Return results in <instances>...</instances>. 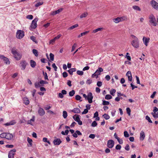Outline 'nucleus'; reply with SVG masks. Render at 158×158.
<instances>
[{
    "instance_id": "7",
    "label": "nucleus",
    "mask_w": 158,
    "mask_h": 158,
    "mask_svg": "<svg viewBox=\"0 0 158 158\" xmlns=\"http://www.w3.org/2000/svg\"><path fill=\"white\" fill-rule=\"evenodd\" d=\"M151 4L154 9L158 10V3L152 0L151 2Z\"/></svg>"
},
{
    "instance_id": "10",
    "label": "nucleus",
    "mask_w": 158,
    "mask_h": 158,
    "mask_svg": "<svg viewBox=\"0 0 158 158\" xmlns=\"http://www.w3.org/2000/svg\"><path fill=\"white\" fill-rule=\"evenodd\" d=\"M6 139L8 140H11L14 139L15 137L14 134H10L9 133H6Z\"/></svg>"
},
{
    "instance_id": "24",
    "label": "nucleus",
    "mask_w": 158,
    "mask_h": 158,
    "mask_svg": "<svg viewBox=\"0 0 158 158\" xmlns=\"http://www.w3.org/2000/svg\"><path fill=\"white\" fill-rule=\"evenodd\" d=\"M73 119L76 122L78 121L80 119L79 116L78 114H75L73 117Z\"/></svg>"
},
{
    "instance_id": "13",
    "label": "nucleus",
    "mask_w": 158,
    "mask_h": 158,
    "mask_svg": "<svg viewBox=\"0 0 158 158\" xmlns=\"http://www.w3.org/2000/svg\"><path fill=\"white\" fill-rule=\"evenodd\" d=\"M53 143L55 145H59L61 143V141L59 138H56L54 140Z\"/></svg>"
},
{
    "instance_id": "28",
    "label": "nucleus",
    "mask_w": 158,
    "mask_h": 158,
    "mask_svg": "<svg viewBox=\"0 0 158 158\" xmlns=\"http://www.w3.org/2000/svg\"><path fill=\"white\" fill-rule=\"evenodd\" d=\"M103 29V27H99L98 28L96 29H95L93 31V32L94 33H95L98 32V31H102Z\"/></svg>"
},
{
    "instance_id": "61",
    "label": "nucleus",
    "mask_w": 158,
    "mask_h": 158,
    "mask_svg": "<svg viewBox=\"0 0 158 158\" xmlns=\"http://www.w3.org/2000/svg\"><path fill=\"white\" fill-rule=\"evenodd\" d=\"M63 10L62 8H60L58 10H56L55 11L56 14L59 13L61 11Z\"/></svg>"
},
{
    "instance_id": "45",
    "label": "nucleus",
    "mask_w": 158,
    "mask_h": 158,
    "mask_svg": "<svg viewBox=\"0 0 158 158\" xmlns=\"http://www.w3.org/2000/svg\"><path fill=\"white\" fill-rule=\"evenodd\" d=\"M81 97L79 95H77L75 96V99L77 100H80V101H81L82 100H81Z\"/></svg>"
},
{
    "instance_id": "15",
    "label": "nucleus",
    "mask_w": 158,
    "mask_h": 158,
    "mask_svg": "<svg viewBox=\"0 0 158 158\" xmlns=\"http://www.w3.org/2000/svg\"><path fill=\"white\" fill-rule=\"evenodd\" d=\"M16 122L15 120H13L11 121L10 122L4 124V125L6 126H9L10 125H13L15 124Z\"/></svg>"
},
{
    "instance_id": "32",
    "label": "nucleus",
    "mask_w": 158,
    "mask_h": 158,
    "mask_svg": "<svg viewBox=\"0 0 158 158\" xmlns=\"http://www.w3.org/2000/svg\"><path fill=\"white\" fill-rule=\"evenodd\" d=\"M7 132H4L0 134V137L2 138L6 139Z\"/></svg>"
},
{
    "instance_id": "43",
    "label": "nucleus",
    "mask_w": 158,
    "mask_h": 158,
    "mask_svg": "<svg viewBox=\"0 0 158 158\" xmlns=\"http://www.w3.org/2000/svg\"><path fill=\"white\" fill-rule=\"evenodd\" d=\"M126 111L127 114L129 116L131 115V110L130 109L129 107H127L126 108Z\"/></svg>"
},
{
    "instance_id": "23",
    "label": "nucleus",
    "mask_w": 158,
    "mask_h": 158,
    "mask_svg": "<svg viewBox=\"0 0 158 158\" xmlns=\"http://www.w3.org/2000/svg\"><path fill=\"white\" fill-rule=\"evenodd\" d=\"M35 121V117L33 116L32 118H31L30 120H28L27 122V124H30L31 125H33L32 124V122H34Z\"/></svg>"
},
{
    "instance_id": "27",
    "label": "nucleus",
    "mask_w": 158,
    "mask_h": 158,
    "mask_svg": "<svg viewBox=\"0 0 158 158\" xmlns=\"http://www.w3.org/2000/svg\"><path fill=\"white\" fill-rule=\"evenodd\" d=\"M113 21L116 23H117L120 22L119 17H118L117 18L113 19Z\"/></svg>"
},
{
    "instance_id": "44",
    "label": "nucleus",
    "mask_w": 158,
    "mask_h": 158,
    "mask_svg": "<svg viewBox=\"0 0 158 158\" xmlns=\"http://www.w3.org/2000/svg\"><path fill=\"white\" fill-rule=\"evenodd\" d=\"M31 39L34 42H35V43H37V41L36 40L35 37L34 36H31L30 37Z\"/></svg>"
},
{
    "instance_id": "4",
    "label": "nucleus",
    "mask_w": 158,
    "mask_h": 158,
    "mask_svg": "<svg viewBox=\"0 0 158 158\" xmlns=\"http://www.w3.org/2000/svg\"><path fill=\"white\" fill-rule=\"evenodd\" d=\"M38 20V18H35L32 21L30 28V30L35 29L36 27L37 26V22Z\"/></svg>"
},
{
    "instance_id": "37",
    "label": "nucleus",
    "mask_w": 158,
    "mask_h": 158,
    "mask_svg": "<svg viewBox=\"0 0 158 158\" xmlns=\"http://www.w3.org/2000/svg\"><path fill=\"white\" fill-rule=\"evenodd\" d=\"M112 96L110 94H107L105 97V99L106 100L110 99L112 98Z\"/></svg>"
},
{
    "instance_id": "5",
    "label": "nucleus",
    "mask_w": 158,
    "mask_h": 158,
    "mask_svg": "<svg viewBox=\"0 0 158 158\" xmlns=\"http://www.w3.org/2000/svg\"><path fill=\"white\" fill-rule=\"evenodd\" d=\"M16 152V150L15 149H13L10 151L8 153V158H14V156Z\"/></svg>"
},
{
    "instance_id": "26",
    "label": "nucleus",
    "mask_w": 158,
    "mask_h": 158,
    "mask_svg": "<svg viewBox=\"0 0 158 158\" xmlns=\"http://www.w3.org/2000/svg\"><path fill=\"white\" fill-rule=\"evenodd\" d=\"M88 15V13L87 12H85L81 14L80 17L81 19H82L83 18H85L87 17Z\"/></svg>"
},
{
    "instance_id": "62",
    "label": "nucleus",
    "mask_w": 158,
    "mask_h": 158,
    "mask_svg": "<svg viewBox=\"0 0 158 158\" xmlns=\"http://www.w3.org/2000/svg\"><path fill=\"white\" fill-rule=\"evenodd\" d=\"M55 40H56L54 38V39H52L49 42V44H53L55 42Z\"/></svg>"
},
{
    "instance_id": "17",
    "label": "nucleus",
    "mask_w": 158,
    "mask_h": 158,
    "mask_svg": "<svg viewBox=\"0 0 158 158\" xmlns=\"http://www.w3.org/2000/svg\"><path fill=\"white\" fill-rule=\"evenodd\" d=\"M145 137V133L143 131H141L140 134L139 139L140 140L143 141Z\"/></svg>"
},
{
    "instance_id": "33",
    "label": "nucleus",
    "mask_w": 158,
    "mask_h": 158,
    "mask_svg": "<svg viewBox=\"0 0 158 158\" xmlns=\"http://www.w3.org/2000/svg\"><path fill=\"white\" fill-rule=\"evenodd\" d=\"M78 26V25L77 24H75L70 27L68 29V30H72L76 27H77Z\"/></svg>"
},
{
    "instance_id": "22",
    "label": "nucleus",
    "mask_w": 158,
    "mask_h": 158,
    "mask_svg": "<svg viewBox=\"0 0 158 158\" xmlns=\"http://www.w3.org/2000/svg\"><path fill=\"white\" fill-rule=\"evenodd\" d=\"M72 111L75 113L78 114L81 111L80 109L78 108H74L72 110Z\"/></svg>"
},
{
    "instance_id": "54",
    "label": "nucleus",
    "mask_w": 158,
    "mask_h": 158,
    "mask_svg": "<svg viewBox=\"0 0 158 158\" xmlns=\"http://www.w3.org/2000/svg\"><path fill=\"white\" fill-rule=\"evenodd\" d=\"M97 125V123L95 121H94L91 124V126L92 127H95Z\"/></svg>"
},
{
    "instance_id": "8",
    "label": "nucleus",
    "mask_w": 158,
    "mask_h": 158,
    "mask_svg": "<svg viewBox=\"0 0 158 158\" xmlns=\"http://www.w3.org/2000/svg\"><path fill=\"white\" fill-rule=\"evenodd\" d=\"M87 98L86 100H88V102L89 103H91L92 102V99L93 98V96L92 95V94L91 93H89L87 95Z\"/></svg>"
},
{
    "instance_id": "46",
    "label": "nucleus",
    "mask_w": 158,
    "mask_h": 158,
    "mask_svg": "<svg viewBox=\"0 0 158 158\" xmlns=\"http://www.w3.org/2000/svg\"><path fill=\"white\" fill-rule=\"evenodd\" d=\"M43 141L44 142L48 143L49 144H50V142L49 141L47 140V139L46 138H44L43 139Z\"/></svg>"
},
{
    "instance_id": "20",
    "label": "nucleus",
    "mask_w": 158,
    "mask_h": 158,
    "mask_svg": "<svg viewBox=\"0 0 158 158\" xmlns=\"http://www.w3.org/2000/svg\"><path fill=\"white\" fill-rule=\"evenodd\" d=\"M103 71V69L101 67H99L98 68V69H97L95 72H97V74L98 76L100 75L101 74V72H102Z\"/></svg>"
},
{
    "instance_id": "49",
    "label": "nucleus",
    "mask_w": 158,
    "mask_h": 158,
    "mask_svg": "<svg viewBox=\"0 0 158 158\" xmlns=\"http://www.w3.org/2000/svg\"><path fill=\"white\" fill-rule=\"evenodd\" d=\"M43 3V2H37L35 5V6L36 7H38L40 5H42Z\"/></svg>"
},
{
    "instance_id": "19",
    "label": "nucleus",
    "mask_w": 158,
    "mask_h": 158,
    "mask_svg": "<svg viewBox=\"0 0 158 158\" xmlns=\"http://www.w3.org/2000/svg\"><path fill=\"white\" fill-rule=\"evenodd\" d=\"M23 101L25 105H28L29 104L30 102L28 98L27 97H25L23 98Z\"/></svg>"
},
{
    "instance_id": "29",
    "label": "nucleus",
    "mask_w": 158,
    "mask_h": 158,
    "mask_svg": "<svg viewBox=\"0 0 158 158\" xmlns=\"http://www.w3.org/2000/svg\"><path fill=\"white\" fill-rule=\"evenodd\" d=\"M3 61H4V63L6 64H10L9 60L7 57H5V59H4Z\"/></svg>"
},
{
    "instance_id": "64",
    "label": "nucleus",
    "mask_w": 158,
    "mask_h": 158,
    "mask_svg": "<svg viewBox=\"0 0 158 158\" xmlns=\"http://www.w3.org/2000/svg\"><path fill=\"white\" fill-rule=\"evenodd\" d=\"M63 76L65 78L68 76V74L66 72H64L62 74Z\"/></svg>"
},
{
    "instance_id": "16",
    "label": "nucleus",
    "mask_w": 158,
    "mask_h": 158,
    "mask_svg": "<svg viewBox=\"0 0 158 158\" xmlns=\"http://www.w3.org/2000/svg\"><path fill=\"white\" fill-rule=\"evenodd\" d=\"M126 75L128 77V81H131L132 79V77L131 72L130 71H128L127 72Z\"/></svg>"
},
{
    "instance_id": "3",
    "label": "nucleus",
    "mask_w": 158,
    "mask_h": 158,
    "mask_svg": "<svg viewBox=\"0 0 158 158\" xmlns=\"http://www.w3.org/2000/svg\"><path fill=\"white\" fill-rule=\"evenodd\" d=\"M24 36V32L23 31L21 30H18L16 35L17 38L19 39H22Z\"/></svg>"
},
{
    "instance_id": "60",
    "label": "nucleus",
    "mask_w": 158,
    "mask_h": 158,
    "mask_svg": "<svg viewBox=\"0 0 158 158\" xmlns=\"http://www.w3.org/2000/svg\"><path fill=\"white\" fill-rule=\"evenodd\" d=\"M154 118H158V112L152 114Z\"/></svg>"
},
{
    "instance_id": "48",
    "label": "nucleus",
    "mask_w": 158,
    "mask_h": 158,
    "mask_svg": "<svg viewBox=\"0 0 158 158\" xmlns=\"http://www.w3.org/2000/svg\"><path fill=\"white\" fill-rule=\"evenodd\" d=\"M102 105H108L110 104L109 102L104 100H102Z\"/></svg>"
},
{
    "instance_id": "25",
    "label": "nucleus",
    "mask_w": 158,
    "mask_h": 158,
    "mask_svg": "<svg viewBox=\"0 0 158 158\" xmlns=\"http://www.w3.org/2000/svg\"><path fill=\"white\" fill-rule=\"evenodd\" d=\"M120 22L124 21H127V18L126 16H123L119 17Z\"/></svg>"
},
{
    "instance_id": "38",
    "label": "nucleus",
    "mask_w": 158,
    "mask_h": 158,
    "mask_svg": "<svg viewBox=\"0 0 158 158\" xmlns=\"http://www.w3.org/2000/svg\"><path fill=\"white\" fill-rule=\"evenodd\" d=\"M68 116L67 113L65 111H64L63 112V116L64 118H66Z\"/></svg>"
},
{
    "instance_id": "40",
    "label": "nucleus",
    "mask_w": 158,
    "mask_h": 158,
    "mask_svg": "<svg viewBox=\"0 0 158 158\" xmlns=\"http://www.w3.org/2000/svg\"><path fill=\"white\" fill-rule=\"evenodd\" d=\"M102 116L106 120L109 119L110 118L109 116L106 114H104Z\"/></svg>"
},
{
    "instance_id": "51",
    "label": "nucleus",
    "mask_w": 158,
    "mask_h": 158,
    "mask_svg": "<svg viewBox=\"0 0 158 158\" xmlns=\"http://www.w3.org/2000/svg\"><path fill=\"white\" fill-rule=\"evenodd\" d=\"M77 74L79 75H82L84 73L82 71L77 70Z\"/></svg>"
},
{
    "instance_id": "2",
    "label": "nucleus",
    "mask_w": 158,
    "mask_h": 158,
    "mask_svg": "<svg viewBox=\"0 0 158 158\" xmlns=\"http://www.w3.org/2000/svg\"><path fill=\"white\" fill-rule=\"evenodd\" d=\"M148 18L150 24L155 27L156 26L157 23L155 16L153 14H151L149 15Z\"/></svg>"
},
{
    "instance_id": "58",
    "label": "nucleus",
    "mask_w": 158,
    "mask_h": 158,
    "mask_svg": "<svg viewBox=\"0 0 158 158\" xmlns=\"http://www.w3.org/2000/svg\"><path fill=\"white\" fill-rule=\"evenodd\" d=\"M26 18L29 19H32L33 16L32 15H28L27 16Z\"/></svg>"
},
{
    "instance_id": "50",
    "label": "nucleus",
    "mask_w": 158,
    "mask_h": 158,
    "mask_svg": "<svg viewBox=\"0 0 158 158\" xmlns=\"http://www.w3.org/2000/svg\"><path fill=\"white\" fill-rule=\"evenodd\" d=\"M49 56L51 60L53 61L54 60V55L52 53H50Z\"/></svg>"
},
{
    "instance_id": "11",
    "label": "nucleus",
    "mask_w": 158,
    "mask_h": 158,
    "mask_svg": "<svg viewBox=\"0 0 158 158\" xmlns=\"http://www.w3.org/2000/svg\"><path fill=\"white\" fill-rule=\"evenodd\" d=\"M114 145V142L112 140H109L107 141V146L110 148H112Z\"/></svg>"
},
{
    "instance_id": "6",
    "label": "nucleus",
    "mask_w": 158,
    "mask_h": 158,
    "mask_svg": "<svg viewBox=\"0 0 158 158\" xmlns=\"http://www.w3.org/2000/svg\"><path fill=\"white\" fill-rule=\"evenodd\" d=\"M27 63L25 60H22L20 62V67L22 70H24L26 67Z\"/></svg>"
},
{
    "instance_id": "55",
    "label": "nucleus",
    "mask_w": 158,
    "mask_h": 158,
    "mask_svg": "<svg viewBox=\"0 0 158 158\" xmlns=\"http://www.w3.org/2000/svg\"><path fill=\"white\" fill-rule=\"evenodd\" d=\"M40 84L39 82H36L35 84V87L36 88H38L40 87Z\"/></svg>"
},
{
    "instance_id": "30",
    "label": "nucleus",
    "mask_w": 158,
    "mask_h": 158,
    "mask_svg": "<svg viewBox=\"0 0 158 158\" xmlns=\"http://www.w3.org/2000/svg\"><path fill=\"white\" fill-rule=\"evenodd\" d=\"M27 141L29 143L30 146H30L31 147L32 146V140L31 139L29 138V137H28L27 138Z\"/></svg>"
},
{
    "instance_id": "56",
    "label": "nucleus",
    "mask_w": 158,
    "mask_h": 158,
    "mask_svg": "<svg viewBox=\"0 0 158 158\" xmlns=\"http://www.w3.org/2000/svg\"><path fill=\"white\" fill-rule=\"evenodd\" d=\"M131 38L133 40H138V38L135 35H131Z\"/></svg>"
},
{
    "instance_id": "14",
    "label": "nucleus",
    "mask_w": 158,
    "mask_h": 158,
    "mask_svg": "<svg viewBox=\"0 0 158 158\" xmlns=\"http://www.w3.org/2000/svg\"><path fill=\"white\" fill-rule=\"evenodd\" d=\"M38 113L40 116H42L45 114V112L43 108H40L38 110Z\"/></svg>"
},
{
    "instance_id": "35",
    "label": "nucleus",
    "mask_w": 158,
    "mask_h": 158,
    "mask_svg": "<svg viewBox=\"0 0 158 158\" xmlns=\"http://www.w3.org/2000/svg\"><path fill=\"white\" fill-rule=\"evenodd\" d=\"M89 32V31H86L84 32L81 33L80 35L78 36V38H80L81 36H83L88 33Z\"/></svg>"
},
{
    "instance_id": "34",
    "label": "nucleus",
    "mask_w": 158,
    "mask_h": 158,
    "mask_svg": "<svg viewBox=\"0 0 158 158\" xmlns=\"http://www.w3.org/2000/svg\"><path fill=\"white\" fill-rule=\"evenodd\" d=\"M75 91L73 90H72L71 91H70L69 92V96L70 97H72L75 94Z\"/></svg>"
},
{
    "instance_id": "42",
    "label": "nucleus",
    "mask_w": 158,
    "mask_h": 158,
    "mask_svg": "<svg viewBox=\"0 0 158 158\" xmlns=\"http://www.w3.org/2000/svg\"><path fill=\"white\" fill-rule=\"evenodd\" d=\"M158 111V109L156 107H155L153 108V112L151 113V114H152L154 113H155Z\"/></svg>"
},
{
    "instance_id": "53",
    "label": "nucleus",
    "mask_w": 158,
    "mask_h": 158,
    "mask_svg": "<svg viewBox=\"0 0 158 158\" xmlns=\"http://www.w3.org/2000/svg\"><path fill=\"white\" fill-rule=\"evenodd\" d=\"M97 71L95 72L94 74H93L92 75V77L93 78L96 77V78H97L98 77V76L97 74Z\"/></svg>"
},
{
    "instance_id": "47",
    "label": "nucleus",
    "mask_w": 158,
    "mask_h": 158,
    "mask_svg": "<svg viewBox=\"0 0 158 158\" xmlns=\"http://www.w3.org/2000/svg\"><path fill=\"white\" fill-rule=\"evenodd\" d=\"M145 119L146 120H148L149 123H152V121L151 120L150 118L148 115L145 116Z\"/></svg>"
},
{
    "instance_id": "39",
    "label": "nucleus",
    "mask_w": 158,
    "mask_h": 158,
    "mask_svg": "<svg viewBox=\"0 0 158 158\" xmlns=\"http://www.w3.org/2000/svg\"><path fill=\"white\" fill-rule=\"evenodd\" d=\"M32 52L36 56H38V52L35 49H33Z\"/></svg>"
},
{
    "instance_id": "59",
    "label": "nucleus",
    "mask_w": 158,
    "mask_h": 158,
    "mask_svg": "<svg viewBox=\"0 0 158 158\" xmlns=\"http://www.w3.org/2000/svg\"><path fill=\"white\" fill-rule=\"evenodd\" d=\"M52 67L53 68H54V70L55 71H57V67L56 66V64L55 63H53L52 64Z\"/></svg>"
},
{
    "instance_id": "1",
    "label": "nucleus",
    "mask_w": 158,
    "mask_h": 158,
    "mask_svg": "<svg viewBox=\"0 0 158 158\" xmlns=\"http://www.w3.org/2000/svg\"><path fill=\"white\" fill-rule=\"evenodd\" d=\"M11 52L14 58L17 60H19L21 59L22 57L21 54L18 52L15 48H13Z\"/></svg>"
},
{
    "instance_id": "12",
    "label": "nucleus",
    "mask_w": 158,
    "mask_h": 158,
    "mask_svg": "<svg viewBox=\"0 0 158 158\" xmlns=\"http://www.w3.org/2000/svg\"><path fill=\"white\" fill-rule=\"evenodd\" d=\"M131 44L134 48H137L139 47V41L138 40H132Z\"/></svg>"
},
{
    "instance_id": "36",
    "label": "nucleus",
    "mask_w": 158,
    "mask_h": 158,
    "mask_svg": "<svg viewBox=\"0 0 158 158\" xmlns=\"http://www.w3.org/2000/svg\"><path fill=\"white\" fill-rule=\"evenodd\" d=\"M116 92V90L113 89H112L110 91V94L113 96L114 95V93Z\"/></svg>"
},
{
    "instance_id": "9",
    "label": "nucleus",
    "mask_w": 158,
    "mask_h": 158,
    "mask_svg": "<svg viewBox=\"0 0 158 158\" xmlns=\"http://www.w3.org/2000/svg\"><path fill=\"white\" fill-rule=\"evenodd\" d=\"M143 41L144 44L147 47L148 45L150 39L149 37H146L143 36Z\"/></svg>"
},
{
    "instance_id": "63",
    "label": "nucleus",
    "mask_w": 158,
    "mask_h": 158,
    "mask_svg": "<svg viewBox=\"0 0 158 158\" xmlns=\"http://www.w3.org/2000/svg\"><path fill=\"white\" fill-rule=\"evenodd\" d=\"M97 85L98 87H101L102 85V82L101 81H98L97 82Z\"/></svg>"
},
{
    "instance_id": "52",
    "label": "nucleus",
    "mask_w": 158,
    "mask_h": 158,
    "mask_svg": "<svg viewBox=\"0 0 158 158\" xmlns=\"http://www.w3.org/2000/svg\"><path fill=\"white\" fill-rule=\"evenodd\" d=\"M124 135L125 137H128L129 136V135L127 131H125L124 132Z\"/></svg>"
},
{
    "instance_id": "41",
    "label": "nucleus",
    "mask_w": 158,
    "mask_h": 158,
    "mask_svg": "<svg viewBox=\"0 0 158 158\" xmlns=\"http://www.w3.org/2000/svg\"><path fill=\"white\" fill-rule=\"evenodd\" d=\"M69 132V131L68 130H66L65 132H64V131H62L61 132V133L62 135H67Z\"/></svg>"
},
{
    "instance_id": "21",
    "label": "nucleus",
    "mask_w": 158,
    "mask_h": 158,
    "mask_svg": "<svg viewBox=\"0 0 158 158\" xmlns=\"http://www.w3.org/2000/svg\"><path fill=\"white\" fill-rule=\"evenodd\" d=\"M30 65L31 67L35 68L36 65V62L33 60H31L30 61Z\"/></svg>"
},
{
    "instance_id": "31",
    "label": "nucleus",
    "mask_w": 158,
    "mask_h": 158,
    "mask_svg": "<svg viewBox=\"0 0 158 158\" xmlns=\"http://www.w3.org/2000/svg\"><path fill=\"white\" fill-rule=\"evenodd\" d=\"M132 8L135 10L140 11L141 9L139 7L137 6H132Z\"/></svg>"
},
{
    "instance_id": "18",
    "label": "nucleus",
    "mask_w": 158,
    "mask_h": 158,
    "mask_svg": "<svg viewBox=\"0 0 158 158\" xmlns=\"http://www.w3.org/2000/svg\"><path fill=\"white\" fill-rule=\"evenodd\" d=\"M81 135L82 134L81 132L80 131L77 130L73 134V136L75 138H77V135Z\"/></svg>"
},
{
    "instance_id": "57",
    "label": "nucleus",
    "mask_w": 158,
    "mask_h": 158,
    "mask_svg": "<svg viewBox=\"0 0 158 158\" xmlns=\"http://www.w3.org/2000/svg\"><path fill=\"white\" fill-rule=\"evenodd\" d=\"M76 46H77V44L76 43L74 44L73 45V46L72 47V49L71 50V52H73L74 50V49L76 48Z\"/></svg>"
}]
</instances>
